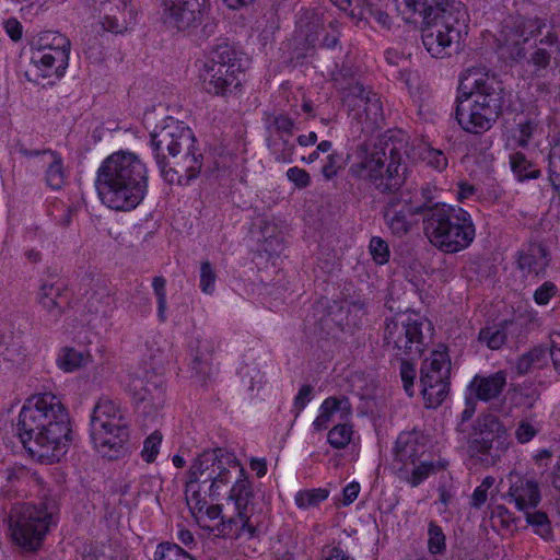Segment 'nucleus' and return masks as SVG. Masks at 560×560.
Segmentation results:
<instances>
[{
  "label": "nucleus",
  "mask_w": 560,
  "mask_h": 560,
  "mask_svg": "<svg viewBox=\"0 0 560 560\" xmlns=\"http://www.w3.org/2000/svg\"><path fill=\"white\" fill-rule=\"evenodd\" d=\"M15 433L33 458L46 464L59 462L71 441L69 415L60 398L44 393L27 399Z\"/></svg>",
  "instance_id": "1"
},
{
  "label": "nucleus",
  "mask_w": 560,
  "mask_h": 560,
  "mask_svg": "<svg viewBox=\"0 0 560 560\" xmlns=\"http://www.w3.org/2000/svg\"><path fill=\"white\" fill-rule=\"evenodd\" d=\"M147 165L132 152L108 155L96 172L95 187L101 201L115 211L136 209L148 194Z\"/></svg>",
  "instance_id": "2"
},
{
  "label": "nucleus",
  "mask_w": 560,
  "mask_h": 560,
  "mask_svg": "<svg viewBox=\"0 0 560 560\" xmlns=\"http://www.w3.org/2000/svg\"><path fill=\"white\" fill-rule=\"evenodd\" d=\"M406 145L401 140L382 137L375 143H362L353 153L349 174L371 184L381 194H394L406 182Z\"/></svg>",
  "instance_id": "3"
},
{
  "label": "nucleus",
  "mask_w": 560,
  "mask_h": 560,
  "mask_svg": "<svg viewBox=\"0 0 560 560\" xmlns=\"http://www.w3.org/2000/svg\"><path fill=\"white\" fill-rule=\"evenodd\" d=\"M455 119L469 133L481 135L499 118L504 102L502 83L478 68L467 69L460 78Z\"/></svg>",
  "instance_id": "4"
},
{
  "label": "nucleus",
  "mask_w": 560,
  "mask_h": 560,
  "mask_svg": "<svg viewBox=\"0 0 560 560\" xmlns=\"http://www.w3.org/2000/svg\"><path fill=\"white\" fill-rule=\"evenodd\" d=\"M423 217V230L430 243L445 254L466 249L476 236L470 214L459 207L435 203L428 207Z\"/></svg>",
  "instance_id": "5"
},
{
  "label": "nucleus",
  "mask_w": 560,
  "mask_h": 560,
  "mask_svg": "<svg viewBox=\"0 0 560 560\" xmlns=\"http://www.w3.org/2000/svg\"><path fill=\"white\" fill-rule=\"evenodd\" d=\"M91 439L95 448L110 459L118 458L129 440V421L120 405L101 397L91 416Z\"/></svg>",
  "instance_id": "6"
},
{
  "label": "nucleus",
  "mask_w": 560,
  "mask_h": 560,
  "mask_svg": "<svg viewBox=\"0 0 560 560\" xmlns=\"http://www.w3.org/2000/svg\"><path fill=\"white\" fill-rule=\"evenodd\" d=\"M467 12L463 3H454L448 11L421 16V38L427 51L434 58L450 57L456 51L466 27Z\"/></svg>",
  "instance_id": "7"
},
{
  "label": "nucleus",
  "mask_w": 560,
  "mask_h": 560,
  "mask_svg": "<svg viewBox=\"0 0 560 560\" xmlns=\"http://www.w3.org/2000/svg\"><path fill=\"white\" fill-rule=\"evenodd\" d=\"M254 491L247 478H238L230 489L229 502H233L235 514L222 516L214 530L223 538H252L265 523V513L256 511Z\"/></svg>",
  "instance_id": "8"
},
{
  "label": "nucleus",
  "mask_w": 560,
  "mask_h": 560,
  "mask_svg": "<svg viewBox=\"0 0 560 560\" xmlns=\"http://www.w3.org/2000/svg\"><path fill=\"white\" fill-rule=\"evenodd\" d=\"M241 54L228 43L217 45L199 68L202 89L217 96H226L241 85Z\"/></svg>",
  "instance_id": "9"
},
{
  "label": "nucleus",
  "mask_w": 560,
  "mask_h": 560,
  "mask_svg": "<svg viewBox=\"0 0 560 560\" xmlns=\"http://www.w3.org/2000/svg\"><path fill=\"white\" fill-rule=\"evenodd\" d=\"M186 477L209 483V490H225L238 478H247L235 455L224 448L203 451L191 463Z\"/></svg>",
  "instance_id": "10"
},
{
  "label": "nucleus",
  "mask_w": 560,
  "mask_h": 560,
  "mask_svg": "<svg viewBox=\"0 0 560 560\" xmlns=\"http://www.w3.org/2000/svg\"><path fill=\"white\" fill-rule=\"evenodd\" d=\"M54 524V512L47 505L24 503L12 509L10 513L12 539L16 545L30 551L40 547Z\"/></svg>",
  "instance_id": "11"
},
{
  "label": "nucleus",
  "mask_w": 560,
  "mask_h": 560,
  "mask_svg": "<svg viewBox=\"0 0 560 560\" xmlns=\"http://www.w3.org/2000/svg\"><path fill=\"white\" fill-rule=\"evenodd\" d=\"M70 47L67 36L46 31L32 42L31 62L43 78L60 79L68 68Z\"/></svg>",
  "instance_id": "12"
},
{
  "label": "nucleus",
  "mask_w": 560,
  "mask_h": 560,
  "mask_svg": "<svg viewBox=\"0 0 560 560\" xmlns=\"http://www.w3.org/2000/svg\"><path fill=\"white\" fill-rule=\"evenodd\" d=\"M509 446V433L495 416L485 415L477 419L468 441V451L472 457H478L486 465H494Z\"/></svg>",
  "instance_id": "13"
},
{
  "label": "nucleus",
  "mask_w": 560,
  "mask_h": 560,
  "mask_svg": "<svg viewBox=\"0 0 560 560\" xmlns=\"http://www.w3.org/2000/svg\"><path fill=\"white\" fill-rule=\"evenodd\" d=\"M192 142L196 138L191 129L173 117H165L150 132V145L159 170L167 167L168 158L176 159Z\"/></svg>",
  "instance_id": "14"
},
{
  "label": "nucleus",
  "mask_w": 560,
  "mask_h": 560,
  "mask_svg": "<svg viewBox=\"0 0 560 560\" xmlns=\"http://www.w3.org/2000/svg\"><path fill=\"white\" fill-rule=\"evenodd\" d=\"M384 341L396 357H420L424 348L422 324L410 316L387 319Z\"/></svg>",
  "instance_id": "15"
},
{
  "label": "nucleus",
  "mask_w": 560,
  "mask_h": 560,
  "mask_svg": "<svg viewBox=\"0 0 560 560\" xmlns=\"http://www.w3.org/2000/svg\"><path fill=\"white\" fill-rule=\"evenodd\" d=\"M451 362L445 351H433L421 365L420 384L428 408H436L448 395Z\"/></svg>",
  "instance_id": "16"
},
{
  "label": "nucleus",
  "mask_w": 560,
  "mask_h": 560,
  "mask_svg": "<svg viewBox=\"0 0 560 560\" xmlns=\"http://www.w3.org/2000/svg\"><path fill=\"white\" fill-rule=\"evenodd\" d=\"M126 388L138 412L144 417H155L165 406V381L154 372L145 371L143 375H129Z\"/></svg>",
  "instance_id": "17"
},
{
  "label": "nucleus",
  "mask_w": 560,
  "mask_h": 560,
  "mask_svg": "<svg viewBox=\"0 0 560 560\" xmlns=\"http://www.w3.org/2000/svg\"><path fill=\"white\" fill-rule=\"evenodd\" d=\"M98 13L102 28L113 34H122L136 23L137 12L130 0H86Z\"/></svg>",
  "instance_id": "18"
},
{
  "label": "nucleus",
  "mask_w": 560,
  "mask_h": 560,
  "mask_svg": "<svg viewBox=\"0 0 560 560\" xmlns=\"http://www.w3.org/2000/svg\"><path fill=\"white\" fill-rule=\"evenodd\" d=\"M202 165L203 154L196 147V142H192V145L188 150H183L173 162L168 161L167 167H161L160 173L168 184L188 186L199 176Z\"/></svg>",
  "instance_id": "19"
},
{
  "label": "nucleus",
  "mask_w": 560,
  "mask_h": 560,
  "mask_svg": "<svg viewBox=\"0 0 560 560\" xmlns=\"http://www.w3.org/2000/svg\"><path fill=\"white\" fill-rule=\"evenodd\" d=\"M165 22L178 31H189L205 21L209 0H165Z\"/></svg>",
  "instance_id": "20"
},
{
  "label": "nucleus",
  "mask_w": 560,
  "mask_h": 560,
  "mask_svg": "<svg viewBox=\"0 0 560 560\" xmlns=\"http://www.w3.org/2000/svg\"><path fill=\"white\" fill-rule=\"evenodd\" d=\"M509 502H513L520 511L536 509L541 495L538 482L528 476L511 471L508 476Z\"/></svg>",
  "instance_id": "21"
},
{
  "label": "nucleus",
  "mask_w": 560,
  "mask_h": 560,
  "mask_svg": "<svg viewBox=\"0 0 560 560\" xmlns=\"http://www.w3.org/2000/svg\"><path fill=\"white\" fill-rule=\"evenodd\" d=\"M65 292L66 287L61 283L43 282L38 289L37 303L52 323L60 319L69 304Z\"/></svg>",
  "instance_id": "22"
},
{
  "label": "nucleus",
  "mask_w": 560,
  "mask_h": 560,
  "mask_svg": "<svg viewBox=\"0 0 560 560\" xmlns=\"http://www.w3.org/2000/svg\"><path fill=\"white\" fill-rule=\"evenodd\" d=\"M427 445L417 432H402L396 440L394 450L395 460L401 466L399 472H408V466L422 460Z\"/></svg>",
  "instance_id": "23"
},
{
  "label": "nucleus",
  "mask_w": 560,
  "mask_h": 560,
  "mask_svg": "<svg viewBox=\"0 0 560 560\" xmlns=\"http://www.w3.org/2000/svg\"><path fill=\"white\" fill-rule=\"evenodd\" d=\"M353 119L361 125V133L366 136L382 127L384 121L383 106L380 96L372 93L362 103L353 105Z\"/></svg>",
  "instance_id": "24"
},
{
  "label": "nucleus",
  "mask_w": 560,
  "mask_h": 560,
  "mask_svg": "<svg viewBox=\"0 0 560 560\" xmlns=\"http://www.w3.org/2000/svg\"><path fill=\"white\" fill-rule=\"evenodd\" d=\"M522 325L515 320H505L500 325L482 328L478 339L491 350H498L506 342L516 343L520 340Z\"/></svg>",
  "instance_id": "25"
},
{
  "label": "nucleus",
  "mask_w": 560,
  "mask_h": 560,
  "mask_svg": "<svg viewBox=\"0 0 560 560\" xmlns=\"http://www.w3.org/2000/svg\"><path fill=\"white\" fill-rule=\"evenodd\" d=\"M506 385V373L498 371L488 376L476 375L470 381L467 392L476 400L489 401L498 398Z\"/></svg>",
  "instance_id": "26"
},
{
  "label": "nucleus",
  "mask_w": 560,
  "mask_h": 560,
  "mask_svg": "<svg viewBox=\"0 0 560 560\" xmlns=\"http://www.w3.org/2000/svg\"><path fill=\"white\" fill-rule=\"evenodd\" d=\"M546 26L544 20L538 18H526L522 15L511 16L504 21L503 33L506 42H528L532 37L541 32Z\"/></svg>",
  "instance_id": "27"
},
{
  "label": "nucleus",
  "mask_w": 560,
  "mask_h": 560,
  "mask_svg": "<svg viewBox=\"0 0 560 560\" xmlns=\"http://www.w3.org/2000/svg\"><path fill=\"white\" fill-rule=\"evenodd\" d=\"M549 264V253L540 243H530L518 253L517 267L526 276H539Z\"/></svg>",
  "instance_id": "28"
},
{
  "label": "nucleus",
  "mask_w": 560,
  "mask_h": 560,
  "mask_svg": "<svg viewBox=\"0 0 560 560\" xmlns=\"http://www.w3.org/2000/svg\"><path fill=\"white\" fill-rule=\"evenodd\" d=\"M222 490L212 492L209 490V483H202L197 479L186 477L185 498L188 508L194 517L199 521V514L207 508L208 498L213 501L221 495Z\"/></svg>",
  "instance_id": "29"
},
{
  "label": "nucleus",
  "mask_w": 560,
  "mask_h": 560,
  "mask_svg": "<svg viewBox=\"0 0 560 560\" xmlns=\"http://www.w3.org/2000/svg\"><path fill=\"white\" fill-rule=\"evenodd\" d=\"M335 412H341L342 416L348 417L351 413V402L349 398L345 396L340 397H328L326 398L319 408V415L313 422V427L316 431L327 429L331 416Z\"/></svg>",
  "instance_id": "30"
},
{
  "label": "nucleus",
  "mask_w": 560,
  "mask_h": 560,
  "mask_svg": "<svg viewBox=\"0 0 560 560\" xmlns=\"http://www.w3.org/2000/svg\"><path fill=\"white\" fill-rule=\"evenodd\" d=\"M559 48L560 42L557 34L548 31L539 40L535 51L530 56L529 62L536 67L537 70L546 69L552 56L559 51Z\"/></svg>",
  "instance_id": "31"
},
{
  "label": "nucleus",
  "mask_w": 560,
  "mask_h": 560,
  "mask_svg": "<svg viewBox=\"0 0 560 560\" xmlns=\"http://www.w3.org/2000/svg\"><path fill=\"white\" fill-rule=\"evenodd\" d=\"M462 3L456 0H402L404 13L412 15L418 14L420 18L427 13H442L448 11L452 4Z\"/></svg>",
  "instance_id": "32"
},
{
  "label": "nucleus",
  "mask_w": 560,
  "mask_h": 560,
  "mask_svg": "<svg viewBox=\"0 0 560 560\" xmlns=\"http://www.w3.org/2000/svg\"><path fill=\"white\" fill-rule=\"evenodd\" d=\"M91 355L88 352L74 348H62L57 357V365L65 372H74L90 362Z\"/></svg>",
  "instance_id": "33"
},
{
  "label": "nucleus",
  "mask_w": 560,
  "mask_h": 560,
  "mask_svg": "<svg viewBox=\"0 0 560 560\" xmlns=\"http://www.w3.org/2000/svg\"><path fill=\"white\" fill-rule=\"evenodd\" d=\"M43 155H48L50 161L45 172L47 185L52 189H59L65 184V170L61 155L50 149L43 150Z\"/></svg>",
  "instance_id": "34"
},
{
  "label": "nucleus",
  "mask_w": 560,
  "mask_h": 560,
  "mask_svg": "<svg viewBox=\"0 0 560 560\" xmlns=\"http://www.w3.org/2000/svg\"><path fill=\"white\" fill-rule=\"evenodd\" d=\"M354 314L357 317L358 313H364V304L361 302H353L348 305H340L335 303L334 306L330 307L329 315L331 316V320L335 322L342 330L346 327H351L357 325V320L354 318H350L351 314Z\"/></svg>",
  "instance_id": "35"
},
{
  "label": "nucleus",
  "mask_w": 560,
  "mask_h": 560,
  "mask_svg": "<svg viewBox=\"0 0 560 560\" xmlns=\"http://www.w3.org/2000/svg\"><path fill=\"white\" fill-rule=\"evenodd\" d=\"M439 467L431 460H419L408 466V472H399L400 477L406 480L412 488L418 487L431 474L435 472Z\"/></svg>",
  "instance_id": "36"
},
{
  "label": "nucleus",
  "mask_w": 560,
  "mask_h": 560,
  "mask_svg": "<svg viewBox=\"0 0 560 560\" xmlns=\"http://www.w3.org/2000/svg\"><path fill=\"white\" fill-rule=\"evenodd\" d=\"M290 138L291 137L270 136L268 148L276 161L281 163H291L293 161L295 145Z\"/></svg>",
  "instance_id": "37"
},
{
  "label": "nucleus",
  "mask_w": 560,
  "mask_h": 560,
  "mask_svg": "<svg viewBox=\"0 0 560 560\" xmlns=\"http://www.w3.org/2000/svg\"><path fill=\"white\" fill-rule=\"evenodd\" d=\"M411 211L396 210L393 206H387L384 210L385 222L390 232L396 236L407 234L411 228L407 214Z\"/></svg>",
  "instance_id": "38"
},
{
  "label": "nucleus",
  "mask_w": 560,
  "mask_h": 560,
  "mask_svg": "<svg viewBox=\"0 0 560 560\" xmlns=\"http://www.w3.org/2000/svg\"><path fill=\"white\" fill-rule=\"evenodd\" d=\"M547 359V350L544 347H535L522 354L515 364L516 372L521 375L527 374L533 368H540Z\"/></svg>",
  "instance_id": "39"
},
{
  "label": "nucleus",
  "mask_w": 560,
  "mask_h": 560,
  "mask_svg": "<svg viewBox=\"0 0 560 560\" xmlns=\"http://www.w3.org/2000/svg\"><path fill=\"white\" fill-rule=\"evenodd\" d=\"M112 302L109 289L106 285H96L89 292L86 307L91 313H106Z\"/></svg>",
  "instance_id": "40"
},
{
  "label": "nucleus",
  "mask_w": 560,
  "mask_h": 560,
  "mask_svg": "<svg viewBox=\"0 0 560 560\" xmlns=\"http://www.w3.org/2000/svg\"><path fill=\"white\" fill-rule=\"evenodd\" d=\"M510 165L518 180L537 178L539 176V170L522 152H514L510 155Z\"/></svg>",
  "instance_id": "41"
},
{
  "label": "nucleus",
  "mask_w": 560,
  "mask_h": 560,
  "mask_svg": "<svg viewBox=\"0 0 560 560\" xmlns=\"http://www.w3.org/2000/svg\"><path fill=\"white\" fill-rule=\"evenodd\" d=\"M358 2H360L361 5L360 14L362 16L373 19L384 30H390L393 20L386 11L372 3L370 0H358Z\"/></svg>",
  "instance_id": "42"
},
{
  "label": "nucleus",
  "mask_w": 560,
  "mask_h": 560,
  "mask_svg": "<svg viewBox=\"0 0 560 560\" xmlns=\"http://www.w3.org/2000/svg\"><path fill=\"white\" fill-rule=\"evenodd\" d=\"M328 491L322 488L300 490L295 494L294 501L299 509L306 510L318 506L328 498Z\"/></svg>",
  "instance_id": "43"
},
{
  "label": "nucleus",
  "mask_w": 560,
  "mask_h": 560,
  "mask_svg": "<svg viewBox=\"0 0 560 560\" xmlns=\"http://www.w3.org/2000/svg\"><path fill=\"white\" fill-rule=\"evenodd\" d=\"M523 512L525 513L527 523L535 528L536 534H538L544 539H548L551 536V524L545 512H530V510Z\"/></svg>",
  "instance_id": "44"
},
{
  "label": "nucleus",
  "mask_w": 560,
  "mask_h": 560,
  "mask_svg": "<svg viewBox=\"0 0 560 560\" xmlns=\"http://www.w3.org/2000/svg\"><path fill=\"white\" fill-rule=\"evenodd\" d=\"M420 156L427 165L439 172H442L447 167L448 161L445 153L429 144H423L420 148Z\"/></svg>",
  "instance_id": "45"
},
{
  "label": "nucleus",
  "mask_w": 560,
  "mask_h": 560,
  "mask_svg": "<svg viewBox=\"0 0 560 560\" xmlns=\"http://www.w3.org/2000/svg\"><path fill=\"white\" fill-rule=\"evenodd\" d=\"M428 550L431 555H443L446 550V538L442 528L430 522L428 527Z\"/></svg>",
  "instance_id": "46"
},
{
  "label": "nucleus",
  "mask_w": 560,
  "mask_h": 560,
  "mask_svg": "<svg viewBox=\"0 0 560 560\" xmlns=\"http://www.w3.org/2000/svg\"><path fill=\"white\" fill-rule=\"evenodd\" d=\"M352 434L351 425L347 423L337 424L328 432V443L334 448L342 450L351 442Z\"/></svg>",
  "instance_id": "47"
},
{
  "label": "nucleus",
  "mask_w": 560,
  "mask_h": 560,
  "mask_svg": "<svg viewBox=\"0 0 560 560\" xmlns=\"http://www.w3.org/2000/svg\"><path fill=\"white\" fill-rule=\"evenodd\" d=\"M154 560H192L178 545L161 542L154 552Z\"/></svg>",
  "instance_id": "48"
},
{
  "label": "nucleus",
  "mask_w": 560,
  "mask_h": 560,
  "mask_svg": "<svg viewBox=\"0 0 560 560\" xmlns=\"http://www.w3.org/2000/svg\"><path fill=\"white\" fill-rule=\"evenodd\" d=\"M549 179L560 194V138L553 140L549 152Z\"/></svg>",
  "instance_id": "49"
},
{
  "label": "nucleus",
  "mask_w": 560,
  "mask_h": 560,
  "mask_svg": "<svg viewBox=\"0 0 560 560\" xmlns=\"http://www.w3.org/2000/svg\"><path fill=\"white\" fill-rule=\"evenodd\" d=\"M152 289L156 298L158 304V318L164 323L167 319L166 316V280L162 276H156L152 280Z\"/></svg>",
  "instance_id": "50"
},
{
  "label": "nucleus",
  "mask_w": 560,
  "mask_h": 560,
  "mask_svg": "<svg viewBox=\"0 0 560 560\" xmlns=\"http://www.w3.org/2000/svg\"><path fill=\"white\" fill-rule=\"evenodd\" d=\"M537 129V124L532 119L520 121L512 133V141L521 148L527 147L533 133Z\"/></svg>",
  "instance_id": "51"
},
{
  "label": "nucleus",
  "mask_w": 560,
  "mask_h": 560,
  "mask_svg": "<svg viewBox=\"0 0 560 560\" xmlns=\"http://www.w3.org/2000/svg\"><path fill=\"white\" fill-rule=\"evenodd\" d=\"M370 253L373 260L378 265H384L389 260L390 252L386 241L380 236H373L370 241Z\"/></svg>",
  "instance_id": "52"
},
{
  "label": "nucleus",
  "mask_w": 560,
  "mask_h": 560,
  "mask_svg": "<svg viewBox=\"0 0 560 560\" xmlns=\"http://www.w3.org/2000/svg\"><path fill=\"white\" fill-rule=\"evenodd\" d=\"M217 273L209 260H205L200 265V281L199 287L206 294H212L214 292V283Z\"/></svg>",
  "instance_id": "53"
},
{
  "label": "nucleus",
  "mask_w": 560,
  "mask_h": 560,
  "mask_svg": "<svg viewBox=\"0 0 560 560\" xmlns=\"http://www.w3.org/2000/svg\"><path fill=\"white\" fill-rule=\"evenodd\" d=\"M162 439L161 432L154 431L144 440L141 456L147 463H152L156 458Z\"/></svg>",
  "instance_id": "54"
},
{
  "label": "nucleus",
  "mask_w": 560,
  "mask_h": 560,
  "mask_svg": "<svg viewBox=\"0 0 560 560\" xmlns=\"http://www.w3.org/2000/svg\"><path fill=\"white\" fill-rule=\"evenodd\" d=\"M294 121L288 115L279 114L272 117L269 129L276 132V136L291 137L293 133Z\"/></svg>",
  "instance_id": "55"
},
{
  "label": "nucleus",
  "mask_w": 560,
  "mask_h": 560,
  "mask_svg": "<svg viewBox=\"0 0 560 560\" xmlns=\"http://www.w3.org/2000/svg\"><path fill=\"white\" fill-rule=\"evenodd\" d=\"M540 398V393L536 387H522L515 392V404L526 409H532Z\"/></svg>",
  "instance_id": "56"
},
{
  "label": "nucleus",
  "mask_w": 560,
  "mask_h": 560,
  "mask_svg": "<svg viewBox=\"0 0 560 560\" xmlns=\"http://www.w3.org/2000/svg\"><path fill=\"white\" fill-rule=\"evenodd\" d=\"M345 165L346 161L342 154L332 152L327 156V162L322 168V174L327 180H330L338 174L339 170L345 167Z\"/></svg>",
  "instance_id": "57"
},
{
  "label": "nucleus",
  "mask_w": 560,
  "mask_h": 560,
  "mask_svg": "<svg viewBox=\"0 0 560 560\" xmlns=\"http://www.w3.org/2000/svg\"><path fill=\"white\" fill-rule=\"evenodd\" d=\"M400 377L404 383V388L408 396L413 395V381L416 378L415 365L406 358L400 357Z\"/></svg>",
  "instance_id": "58"
},
{
  "label": "nucleus",
  "mask_w": 560,
  "mask_h": 560,
  "mask_svg": "<svg viewBox=\"0 0 560 560\" xmlns=\"http://www.w3.org/2000/svg\"><path fill=\"white\" fill-rule=\"evenodd\" d=\"M538 429L529 420H521L515 430V438L518 443L524 444L534 439Z\"/></svg>",
  "instance_id": "59"
},
{
  "label": "nucleus",
  "mask_w": 560,
  "mask_h": 560,
  "mask_svg": "<svg viewBox=\"0 0 560 560\" xmlns=\"http://www.w3.org/2000/svg\"><path fill=\"white\" fill-rule=\"evenodd\" d=\"M557 293V287L552 282H544L539 288L534 292V301L538 305H546L549 303L552 296Z\"/></svg>",
  "instance_id": "60"
},
{
  "label": "nucleus",
  "mask_w": 560,
  "mask_h": 560,
  "mask_svg": "<svg viewBox=\"0 0 560 560\" xmlns=\"http://www.w3.org/2000/svg\"><path fill=\"white\" fill-rule=\"evenodd\" d=\"M245 372H242V380L248 385L250 390L260 387L264 382V373L257 366H246Z\"/></svg>",
  "instance_id": "61"
},
{
  "label": "nucleus",
  "mask_w": 560,
  "mask_h": 560,
  "mask_svg": "<svg viewBox=\"0 0 560 560\" xmlns=\"http://www.w3.org/2000/svg\"><path fill=\"white\" fill-rule=\"evenodd\" d=\"M287 177L289 180L294 183L298 188H305L311 184L310 174L298 166L290 167L287 171Z\"/></svg>",
  "instance_id": "62"
},
{
  "label": "nucleus",
  "mask_w": 560,
  "mask_h": 560,
  "mask_svg": "<svg viewBox=\"0 0 560 560\" xmlns=\"http://www.w3.org/2000/svg\"><path fill=\"white\" fill-rule=\"evenodd\" d=\"M550 350L549 354L551 357L555 370L560 374V332L553 331L550 334Z\"/></svg>",
  "instance_id": "63"
},
{
  "label": "nucleus",
  "mask_w": 560,
  "mask_h": 560,
  "mask_svg": "<svg viewBox=\"0 0 560 560\" xmlns=\"http://www.w3.org/2000/svg\"><path fill=\"white\" fill-rule=\"evenodd\" d=\"M322 560H354L339 546H326L322 551Z\"/></svg>",
  "instance_id": "64"
}]
</instances>
